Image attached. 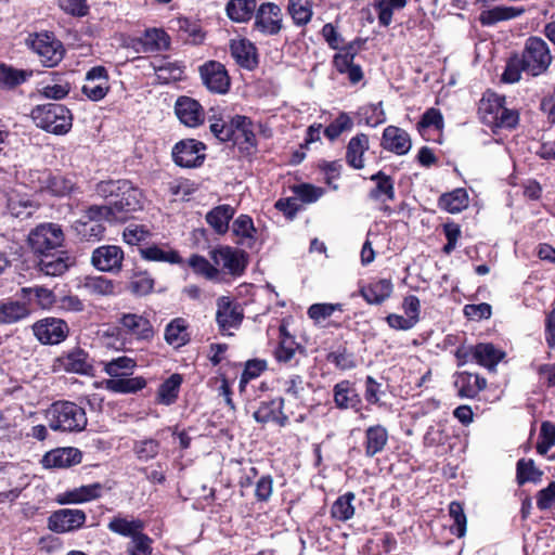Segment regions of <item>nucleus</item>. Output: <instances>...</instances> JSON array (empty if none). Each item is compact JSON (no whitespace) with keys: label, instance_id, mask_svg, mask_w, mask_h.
Here are the masks:
<instances>
[{"label":"nucleus","instance_id":"f257e3e1","mask_svg":"<svg viewBox=\"0 0 555 555\" xmlns=\"http://www.w3.org/2000/svg\"><path fill=\"white\" fill-rule=\"evenodd\" d=\"M505 99L494 92H486L478 103V115L482 124L494 129H513L518 125L516 109L504 106Z\"/></svg>","mask_w":555,"mask_h":555},{"label":"nucleus","instance_id":"f03ea898","mask_svg":"<svg viewBox=\"0 0 555 555\" xmlns=\"http://www.w3.org/2000/svg\"><path fill=\"white\" fill-rule=\"evenodd\" d=\"M46 420L52 430L62 433L81 431L88 423L85 409L70 401L53 402L46 410Z\"/></svg>","mask_w":555,"mask_h":555},{"label":"nucleus","instance_id":"7ed1b4c3","mask_svg":"<svg viewBox=\"0 0 555 555\" xmlns=\"http://www.w3.org/2000/svg\"><path fill=\"white\" fill-rule=\"evenodd\" d=\"M30 117L37 127L57 135L67 133L73 126V115L63 104L37 105L31 109Z\"/></svg>","mask_w":555,"mask_h":555},{"label":"nucleus","instance_id":"20e7f679","mask_svg":"<svg viewBox=\"0 0 555 555\" xmlns=\"http://www.w3.org/2000/svg\"><path fill=\"white\" fill-rule=\"evenodd\" d=\"M25 44L37 54L40 63L46 67L56 66L65 54L63 43L50 31L29 34Z\"/></svg>","mask_w":555,"mask_h":555},{"label":"nucleus","instance_id":"39448f33","mask_svg":"<svg viewBox=\"0 0 555 555\" xmlns=\"http://www.w3.org/2000/svg\"><path fill=\"white\" fill-rule=\"evenodd\" d=\"M30 249L39 255H46L57 250L64 242L62 228L56 223H41L28 234Z\"/></svg>","mask_w":555,"mask_h":555},{"label":"nucleus","instance_id":"423d86ee","mask_svg":"<svg viewBox=\"0 0 555 555\" xmlns=\"http://www.w3.org/2000/svg\"><path fill=\"white\" fill-rule=\"evenodd\" d=\"M520 57L525 63L526 73L531 76L544 73L552 63L550 48L540 37H530L526 40Z\"/></svg>","mask_w":555,"mask_h":555},{"label":"nucleus","instance_id":"0eeeda50","mask_svg":"<svg viewBox=\"0 0 555 555\" xmlns=\"http://www.w3.org/2000/svg\"><path fill=\"white\" fill-rule=\"evenodd\" d=\"M205 144L195 139H184L172 147V159L177 166L182 168L198 167L205 159Z\"/></svg>","mask_w":555,"mask_h":555},{"label":"nucleus","instance_id":"6e6552de","mask_svg":"<svg viewBox=\"0 0 555 555\" xmlns=\"http://www.w3.org/2000/svg\"><path fill=\"white\" fill-rule=\"evenodd\" d=\"M216 322L221 333L230 328H237L243 319L244 311L238 302L229 296H221L217 299Z\"/></svg>","mask_w":555,"mask_h":555},{"label":"nucleus","instance_id":"1a4fd4ad","mask_svg":"<svg viewBox=\"0 0 555 555\" xmlns=\"http://www.w3.org/2000/svg\"><path fill=\"white\" fill-rule=\"evenodd\" d=\"M36 338L44 345H56L68 335V326L65 321L56 318H46L33 325Z\"/></svg>","mask_w":555,"mask_h":555},{"label":"nucleus","instance_id":"9d476101","mask_svg":"<svg viewBox=\"0 0 555 555\" xmlns=\"http://www.w3.org/2000/svg\"><path fill=\"white\" fill-rule=\"evenodd\" d=\"M210 257L215 264L220 266L232 275H242L247 266L245 251L230 246H221L211 250Z\"/></svg>","mask_w":555,"mask_h":555},{"label":"nucleus","instance_id":"9b49d317","mask_svg":"<svg viewBox=\"0 0 555 555\" xmlns=\"http://www.w3.org/2000/svg\"><path fill=\"white\" fill-rule=\"evenodd\" d=\"M124 251L116 245H103L91 255L92 266L102 272H119L122 267Z\"/></svg>","mask_w":555,"mask_h":555},{"label":"nucleus","instance_id":"f8f14e48","mask_svg":"<svg viewBox=\"0 0 555 555\" xmlns=\"http://www.w3.org/2000/svg\"><path fill=\"white\" fill-rule=\"evenodd\" d=\"M86 522V513L81 509L63 508L55 511L48 518V528L57 533L79 529Z\"/></svg>","mask_w":555,"mask_h":555},{"label":"nucleus","instance_id":"ddd939ff","mask_svg":"<svg viewBox=\"0 0 555 555\" xmlns=\"http://www.w3.org/2000/svg\"><path fill=\"white\" fill-rule=\"evenodd\" d=\"M203 83L214 93L224 94L230 88V78L225 67L216 61L205 63L199 67Z\"/></svg>","mask_w":555,"mask_h":555},{"label":"nucleus","instance_id":"4468645a","mask_svg":"<svg viewBox=\"0 0 555 555\" xmlns=\"http://www.w3.org/2000/svg\"><path fill=\"white\" fill-rule=\"evenodd\" d=\"M255 27L266 35H278L282 29L281 8L272 2L262 3L255 13Z\"/></svg>","mask_w":555,"mask_h":555},{"label":"nucleus","instance_id":"2eb2a0df","mask_svg":"<svg viewBox=\"0 0 555 555\" xmlns=\"http://www.w3.org/2000/svg\"><path fill=\"white\" fill-rule=\"evenodd\" d=\"M141 192L128 181V189L119 191L118 197L109 202L117 221H125L128 214L141 209Z\"/></svg>","mask_w":555,"mask_h":555},{"label":"nucleus","instance_id":"dca6fc26","mask_svg":"<svg viewBox=\"0 0 555 555\" xmlns=\"http://www.w3.org/2000/svg\"><path fill=\"white\" fill-rule=\"evenodd\" d=\"M38 184L41 192L60 197L69 195L75 189V182L72 178L51 171L41 172L38 177Z\"/></svg>","mask_w":555,"mask_h":555},{"label":"nucleus","instance_id":"f3484780","mask_svg":"<svg viewBox=\"0 0 555 555\" xmlns=\"http://www.w3.org/2000/svg\"><path fill=\"white\" fill-rule=\"evenodd\" d=\"M175 113L179 120L186 127H197L205 120L202 105L189 96H180L175 105Z\"/></svg>","mask_w":555,"mask_h":555},{"label":"nucleus","instance_id":"a211bd4d","mask_svg":"<svg viewBox=\"0 0 555 555\" xmlns=\"http://www.w3.org/2000/svg\"><path fill=\"white\" fill-rule=\"evenodd\" d=\"M75 263V259L65 250H55L40 256L38 262L39 270L50 276H60L64 274L69 267Z\"/></svg>","mask_w":555,"mask_h":555},{"label":"nucleus","instance_id":"6ab92c4d","mask_svg":"<svg viewBox=\"0 0 555 555\" xmlns=\"http://www.w3.org/2000/svg\"><path fill=\"white\" fill-rule=\"evenodd\" d=\"M119 328L137 339H150L154 331L149 319L137 313H122L118 319Z\"/></svg>","mask_w":555,"mask_h":555},{"label":"nucleus","instance_id":"aec40b11","mask_svg":"<svg viewBox=\"0 0 555 555\" xmlns=\"http://www.w3.org/2000/svg\"><path fill=\"white\" fill-rule=\"evenodd\" d=\"M256 127L257 126L247 116H233V140L247 152H255L257 149L258 141L256 137Z\"/></svg>","mask_w":555,"mask_h":555},{"label":"nucleus","instance_id":"412c9836","mask_svg":"<svg viewBox=\"0 0 555 555\" xmlns=\"http://www.w3.org/2000/svg\"><path fill=\"white\" fill-rule=\"evenodd\" d=\"M82 454L76 448H57L47 452L41 460L44 468H68L81 462Z\"/></svg>","mask_w":555,"mask_h":555},{"label":"nucleus","instance_id":"4be33fe9","mask_svg":"<svg viewBox=\"0 0 555 555\" xmlns=\"http://www.w3.org/2000/svg\"><path fill=\"white\" fill-rule=\"evenodd\" d=\"M412 147L410 134L396 126H389L384 129V150L396 155H405Z\"/></svg>","mask_w":555,"mask_h":555},{"label":"nucleus","instance_id":"5701e85b","mask_svg":"<svg viewBox=\"0 0 555 555\" xmlns=\"http://www.w3.org/2000/svg\"><path fill=\"white\" fill-rule=\"evenodd\" d=\"M145 524L140 518L128 517L120 513L111 518L107 529L121 537L134 538L143 532Z\"/></svg>","mask_w":555,"mask_h":555},{"label":"nucleus","instance_id":"b1692460","mask_svg":"<svg viewBox=\"0 0 555 555\" xmlns=\"http://www.w3.org/2000/svg\"><path fill=\"white\" fill-rule=\"evenodd\" d=\"M104 486L100 482L81 486L64 492L59 496L60 504H79L95 500L102 495Z\"/></svg>","mask_w":555,"mask_h":555},{"label":"nucleus","instance_id":"393cba45","mask_svg":"<svg viewBox=\"0 0 555 555\" xmlns=\"http://www.w3.org/2000/svg\"><path fill=\"white\" fill-rule=\"evenodd\" d=\"M454 386L461 398L473 399L486 388L487 380L478 374L461 372L456 375Z\"/></svg>","mask_w":555,"mask_h":555},{"label":"nucleus","instance_id":"a878e982","mask_svg":"<svg viewBox=\"0 0 555 555\" xmlns=\"http://www.w3.org/2000/svg\"><path fill=\"white\" fill-rule=\"evenodd\" d=\"M233 59L242 67L253 69L257 65V52L255 46L247 39H233L230 43Z\"/></svg>","mask_w":555,"mask_h":555},{"label":"nucleus","instance_id":"bb28decb","mask_svg":"<svg viewBox=\"0 0 555 555\" xmlns=\"http://www.w3.org/2000/svg\"><path fill=\"white\" fill-rule=\"evenodd\" d=\"M39 204L26 194H20L16 191H11L8 195V209L12 216L21 219L31 217Z\"/></svg>","mask_w":555,"mask_h":555},{"label":"nucleus","instance_id":"cd10ccee","mask_svg":"<svg viewBox=\"0 0 555 555\" xmlns=\"http://www.w3.org/2000/svg\"><path fill=\"white\" fill-rule=\"evenodd\" d=\"M170 38L163 30L158 28H152L145 30L144 35L139 39L135 50L143 53H152L169 48Z\"/></svg>","mask_w":555,"mask_h":555},{"label":"nucleus","instance_id":"c85d7f7f","mask_svg":"<svg viewBox=\"0 0 555 555\" xmlns=\"http://www.w3.org/2000/svg\"><path fill=\"white\" fill-rule=\"evenodd\" d=\"M151 66L162 83H169L182 79L183 66L179 62H172L167 57L156 59L151 62Z\"/></svg>","mask_w":555,"mask_h":555},{"label":"nucleus","instance_id":"c756f323","mask_svg":"<svg viewBox=\"0 0 555 555\" xmlns=\"http://www.w3.org/2000/svg\"><path fill=\"white\" fill-rule=\"evenodd\" d=\"M30 314V308L26 302L8 300L0 304V325L17 323Z\"/></svg>","mask_w":555,"mask_h":555},{"label":"nucleus","instance_id":"7c9ffc66","mask_svg":"<svg viewBox=\"0 0 555 555\" xmlns=\"http://www.w3.org/2000/svg\"><path fill=\"white\" fill-rule=\"evenodd\" d=\"M476 362L489 370H492L504 358L505 353L489 343L477 344L472 349Z\"/></svg>","mask_w":555,"mask_h":555},{"label":"nucleus","instance_id":"2f4dec72","mask_svg":"<svg viewBox=\"0 0 555 555\" xmlns=\"http://www.w3.org/2000/svg\"><path fill=\"white\" fill-rule=\"evenodd\" d=\"M256 11V0H230L225 5L228 17L236 23L249 21Z\"/></svg>","mask_w":555,"mask_h":555},{"label":"nucleus","instance_id":"473e14b6","mask_svg":"<svg viewBox=\"0 0 555 555\" xmlns=\"http://www.w3.org/2000/svg\"><path fill=\"white\" fill-rule=\"evenodd\" d=\"M234 208L228 204L212 208L206 215L207 223L218 234H224L229 230V222L234 216Z\"/></svg>","mask_w":555,"mask_h":555},{"label":"nucleus","instance_id":"72a5a7b5","mask_svg":"<svg viewBox=\"0 0 555 555\" xmlns=\"http://www.w3.org/2000/svg\"><path fill=\"white\" fill-rule=\"evenodd\" d=\"M524 12V9H517L514 7H494L482 11L479 15V22L483 26H492L499 22L515 18Z\"/></svg>","mask_w":555,"mask_h":555},{"label":"nucleus","instance_id":"f704fd0d","mask_svg":"<svg viewBox=\"0 0 555 555\" xmlns=\"http://www.w3.org/2000/svg\"><path fill=\"white\" fill-rule=\"evenodd\" d=\"M62 365L67 372L77 374H89L92 365L88 361V353L76 348L62 358Z\"/></svg>","mask_w":555,"mask_h":555},{"label":"nucleus","instance_id":"c9c22d12","mask_svg":"<svg viewBox=\"0 0 555 555\" xmlns=\"http://www.w3.org/2000/svg\"><path fill=\"white\" fill-rule=\"evenodd\" d=\"M141 258L146 261H158L168 263H181L182 259L178 251L170 248H163L158 245H147L139 248Z\"/></svg>","mask_w":555,"mask_h":555},{"label":"nucleus","instance_id":"e433bc0d","mask_svg":"<svg viewBox=\"0 0 555 555\" xmlns=\"http://www.w3.org/2000/svg\"><path fill=\"white\" fill-rule=\"evenodd\" d=\"M439 206L451 214L460 212L468 206V194L462 188L444 193L439 198Z\"/></svg>","mask_w":555,"mask_h":555},{"label":"nucleus","instance_id":"4c0bfd02","mask_svg":"<svg viewBox=\"0 0 555 555\" xmlns=\"http://www.w3.org/2000/svg\"><path fill=\"white\" fill-rule=\"evenodd\" d=\"M82 289L91 296H112L115 294V284L105 276H86L81 284Z\"/></svg>","mask_w":555,"mask_h":555},{"label":"nucleus","instance_id":"58836bf2","mask_svg":"<svg viewBox=\"0 0 555 555\" xmlns=\"http://www.w3.org/2000/svg\"><path fill=\"white\" fill-rule=\"evenodd\" d=\"M287 12L296 26H306L312 18V2L310 0H288Z\"/></svg>","mask_w":555,"mask_h":555},{"label":"nucleus","instance_id":"ea45409f","mask_svg":"<svg viewBox=\"0 0 555 555\" xmlns=\"http://www.w3.org/2000/svg\"><path fill=\"white\" fill-rule=\"evenodd\" d=\"M175 24L183 40L194 44L203 42L205 34L197 22H193L186 17H180L176 20Z\"/></svg>","mask_w":555,"mask_h":555},{"label":"nucleus","instance_id":"a19ab883","mask_svg":"<svg viewBox=\"0 0 555 555\" xmlns=\"http://www.w3.org/2000/svg\"><path fill=\"white\" fill-rule=\"evenodd\" d=\"M181 384L182 376L180 374L176 373L168 377L158 388V402L165 405L175 403L178 398Z\"/></svg>","mask_w":555,"mask_h":555},{"label":"nucleus","instance_id":"79ce46f5","mask_svg":"<svg viewBox=\"0 0 555 555\" xmlns=\"http://www.w3.org/2000/svg\"><path fill=\"white\" fill-rule=\"evenodd\" d=\"M354 493L347 492L336 499L331 507V516L339 521H347L354 515Z\"/></svg>","mask_w":555,"mask_h":555},{"label":"nucleus","instance_id":"37998d69","mask_svg":"<svg viewBox=\"0 0 555 555\" xmlns=\"http://www.w3.org/2000/svg\"><path fill=\"white\" fill-rule=\"evenodd\" d=\"M367 143L369 140L365 134H358L349 141L346 159L351 167L356 169L363 167L362 156L364 151L367 149Z\"/></svg>","mask_w":555,"mask_h":555},{"label":"nucleus","instance_id":"c03bdc74","mask_svg":"<svg viewBox=\"0 0 555 555\" xmlns=\"http://www.w3.org/2000/svg\"><path fill=\"white\" fill-rule=\"evenodd\" d=\"M108 390L119 393H134L146 386V380L143 377L131 378H112L105 382Z\"/></svg>","mask_w":555,"mask_h":555},{"label":"nucleus","instance_id":"a18cd8bd","mask_svg":"<svg viewBox=\"0 0 555 555\" xmlns=\"http://www.w3.org/2000/svg\"><path fill=\"white\" fill-rule=\"evenodd\" d=\"M166 341L177 347L183 346L189 340L188 326L185 320L177 318L172 320L165 330Z\"/></svg>","mask_w":555,"mask_h":555},{"label":"nucleus","instance_id":"49530a36","mask_svg":"<svg viewBox=\"0 0 555 555\" xmlns=\"http://www.w3.org/2000/svg\"><path fill=\"white\" fill-rule=\"evenodd\" d=\"M334 401L339 409H349L356 406L358 402V396L348 380H343L335 385Z\"/></svg>","mask_w":555,"mask_h":555},{"label":"nucleus","instance_id":"de8ad7c7","mask_svg":"<svg viewBox=\"0 0 555 555\" xmlns=\"http://www.w3.org/2000/svg\"><path fill=\"white\" fill-rule=\"evenodd\" d=\"M516 478L519 486L526 482H539L542 478V470H540L533 460L520 459L516 466Z\"/></svg>","mask_w":555,"mask_h":555},{"label":"nucleus","instance_id":"09e8293b","mask_svg":"<svg viewBox=\"0 0 555 555\" xmlns=\"http://www.w3.org/2000/svg\"><path fill=\"white\" fill-rule=\"evenodd\" d=\"M31 76V72L14 68L10 65H0V86L14 88L25 82Z\"/></svg>","mask_w":555,"mask_h":555},{"label":"nucleus","instance_id":"8fccbe9b","mask_svg":"<svg viewBox=\"0 0 555 555\" xmlns=\"http://www.w3.org/2000/svg\"><path fill=\"white\" fill-rule=\"evenodd\" d=\"M104 372L112 377L129 375L135 367V361L132 358L122 356L111 361L104 362Z\"/></svg>","mask_w":555,"mask_h":555},{"label":"nucleus","instance_id":"3c124183","mask_svg":"<svg viewBox=\"0 0 555 555\" xmlns=\"http://www.w3.org/2000/svg\"><path fill=\"white\" fill-rule=\"evenodd\" d=\"M233 233L241 237L240 243L244 244V241H248L247 245L250 247V241L254 240L256 228L253 219L247 215L238 216L232 223Z\"/></svg>","mask_w":555,"mask_h":555},{"label":"nucleus","instance_id":"603ef678","mask_svg":"<svg viewBox=\"0 0 555 555\" xmlns=\"http://www.w3.org/2000/svg\"><path fill=\"white\" fill-rule=\"evenodd\" d=\"M155 281L146 272H137L129 282V289L135 296H146L154 289Z\"/></svg>","mask_w":555,"mask_h":555},{"label":"nucleus","instance_id":"864d4df0","mask_svg":"<svg viewBox=\"0 0 555 555\" xmlns=\"http://www.w3.org/2000/svg\"><path fill=\"white\" fill-rule=\"evenodd\" d=\"M449 515L453 519L451 532L457 538H462L466 533V515L463 505L460 502L453 501L449 505Z\"/></svg>","mask_w":555,"mask_h":555},{"label":"nucleus","instance_id":"5fc2aeb1","mask_svg":"<svg viewBox=\"0 0 555 555\" xmlns=\"http://www.w3.org/2000/svg\"><path fill=\"white\" fill-rule=\"evenodd\" d=\"M128 189V180H107L101 181L95 186L99 196L108 199V203L118 197L119 191Z\"/></svg>","mask_w":555,"mask_h":555},{"label":"nucleus","instance_id":"6e6d98bb","mask_svg":"<svg viewBox=\"0 0 555 555\" xmlns=\"http://www.w3.org/2000/svg\"><path fill=\"white\" fill-rule=\"evenodd\" d=\"M353 121L347 113H340L324 130V134L331 140L337 139L343 132L351 130Z\"/></svg>","mask_w":555,"mask_h":555},{"label":"nucleus","instance_id":"4d7b16f0","mask_svg":"<svg viewBox=\"0 0 555 555\" xmlns=\"http://www.w3.org/2000/svg\"><path fill=\"white\" fill-rule=\"evenodd\" d=\"M555 444V425L551 422H543L541 424L539 441L537 443V451L539 454L544 455Z\"/></svg>","mask_w":555,"mask_h":555},{"label":"nucleus","instance_id":"13d9d810","mask_svg":"<svg viewBox=\"0 0 555 555\" xmlns=\"http://www.w3.org/2000/svg\"><path fill=\"white\" fill-rule=\"evenodd\" d=\"M210 132L221 142H228L234 138L233 117L228 124L222 118L209 119Z\"/></svg>","mask_w":555,"mask_h":555},{"label":"nucleus","instance_id":"bf43d9fd","mask_svg":"<svg viewBox=\"0 0 555 555\" xmlns=\"http://www.w3.org/2000/svg\"><path fill=\"white\" fill-rule=\"evenodd\" d=\"M522 72L526 73L525 63L520 55H514L506 64L505 70L502 74V80L508 83L517 82L520 80Z\"/></svg>","mask_w":555,"mask_h":555},{"label":"nucleus","instance_id":"052dcab7","mask_svg":"<svg viewBox=\"0 0 555 555\" xmlns=\"http://www.w3.org/2000/svg\"><path fill=\"white\" fill-rule=\"evenodd\" d=\"M283 403V399L279 403L275 401L262 402L258 410L254 412V418L262 424L274 421L276 418V411L281 412Z\"/></svg>","mask_w":555,"mask_h":555},{"label":"nucleus","instance_id":"680f3d73","mask_svg":"<svg viewBox=\"0 0 555 555\" xmlns=\"http://www.w3.org/2000/svg\"><path fill=\"white\" fill-rule=\"evenodd\" d=\"M280 333L282 339L280 341L279 348L275 351V357L280 362H288L295 356V343L293 341L292 337L287 334L284 325L280 327Z\"/></svg>","mask_w":555,"mask_h":555},{"label":"nucleus","instance_id":"e2e57ef3","mask_svg":"<svg viewBox=\"0 0 555 555\" xmlns=\"http://www.w3.org/2000/svg\"><path fill=\"white\" fill-rule=\"evenodd\" d=\"M152 543L153 540L141 532L127 544V553L129 555H152Z\"/></svg>","mask_w":555,"mask_h":555},{"label":"nucleus","instance_id":"0e129e2a","mask_svg":"<svg viewBox=\"0 0 555 555\" xmlns=\"http://www.w3.org/2000/svg\"><path fill=\"white\" fill-rule=\"evenodd\" d=\"M189 266L195 273L202 274L207 279H215L219 274V270L214 267L206 258L199 255H193L189 259Z\"/></svg>","mask_w":555,"mask_h":555},{"label":"nucleus","instance_id":"69168bd1","mask_svg":"<svg viewBox=\"0 0 555 555\" xmlns=\"http://www.w3.org/2000/svg\"><path fill=\"white\" fill-rule=\"evenodd\" d=\"M86 217L88 220L98 222L102 220L106 221H117V218L114 214V208H112L111 203L108 205H92L87 208Z\"/></svg>","mask_w":555,"mask_h":555},{"label":"nucleus","instance_id":"338daca9","mask_svg":"<svg viewBox=\"0 0 555 555\" xmlns=\"http://www.w3.org/2000/svg\"><path fill=\"white\" fill-rule=\"evenodd\" d=\"M76 230L82 238L87 241H96L103 236L105 228L101 223L89 220L86 222H79L76 225Z\"/></svg>","mask_w":555,"mask_h":555},{"label":"nucleus","instance_id":"774afa93","mask_svg":"<svg viewBox=\"0 0 555 555\" xmlns=\"http://www.w3.org/2000/svg\"><path fill=\"white\" fill-rule=\"evenodd\" d=\"M429 127H434L436 129H442L443 127V117H442V114L440 113L439 109L437 108H429L427 109L421 120L417 122V129L420 132H422L423 130L429 128Z\"/></svg>","mask_w":555,"mask_h":555}]
</instances>
